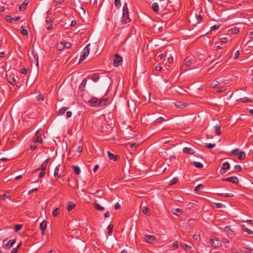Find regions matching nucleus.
<instances>
[{
	"label": "nucleus",
	"instance_id": "55",
	"mask_svg": "<svg viewBox=\"0 0 253 253\" xmlns=\"http://www.w3.org/2000/svg\"><path fill=\"white\" fill-rule=\"evenodd\" d=\"M64 46L66 48H69L71 46V43L69 42H66L64 44Z\"/></svg>",
	"mask_w": 253,
	"mask_h": 253
},
{
	"label": "nucleus",
	"instance_id": "6",
	"mask_svg": "<svg viewBox=\"0 0 253 253\" xmlns=\"http://www.w3.org/2000/svg\"><path fill=\"white\" fill-rule=\"evenodd\" d=\"M130 21V19L128 16V13H125L123 12V16L122 18V21L124 24H126L129 22Z\"/></svg>",
	"mask_w": 253,
	"mask_h": 253
},
{
	"label": "nucleus",
	"instance_id": "18",
	"mask_svg": "<svg viewBox=\"0 0 253 253\" xmlns=\"http://www.w3.org/2000/svg\"><path fill=\"white\" fill-rule=\"evenodd\" d=\"M71 167L74 170V173L76 174L79 175L81 173V170L79 167L73 165Z\"/></svg>",
	"mask_w": 253,
	"mask_h": 253
},
{
	"label": "nucleus",
	"instance_id": "13",
	"mask_svg": "<svg viewBox=\"0 0 253 253\" xmlns=\"http://www.w3.org/2000/svg\"><path fill=\"white\" fill-rule=\"evenodd\" d=\"M174 104H175V106L177 108H183L186 107L187 105H188L187 103H185L181 101H177V102H175Z\"/></svg>",
	"mask_w": 253,
	"mask_h": 253
},
{
	"label": "nucleus",
	"instance_id": "4",
	"mask_svg": "<svg viewBox=\"0 0 253 253\" xmlns=\"http://www.w3.org/2000/svg\"><path fill=\"white\" fill-rule=\"evenodd\" d=\"M223 181H229L230 182L237 184L239 182L238 179L236 176H233L231 177H228L227 178H224L222 179Z\"/></svg>",
	"mask_w": 253,
	"mask_h": 253
},
{
	"label": "nucleus",
	"instance_id": "50",
	"mask_svg": "<svg viewBox=\"0 0 253 253\" xmlns=\"http://www.w3.org/2000/svg\"><path fill=\"white\" fill-rule=\"evenodd\" d=\"M20 245H21V244H19L17 246V247H16L15 248L13 249V250H12V251L11 252V253H17V252H18V249H19V248L20 247Z\"/></svg>",
	"mask_w": 253,
	"mask_h": 253
},
{
	"label": "nucleus",
	"instance_id": "64",
	"mask_svg": "<svg viewBox=\"0 0 253 253\" xmlns=\"http://www.w3.org/2000/svg\"><path fill=\"white\" fill-rule=\"evenodd\" d=\"M222 206H223V205L221 203H218L215 204V207H216V208H217L218 209L222 208Z\"/></svg>",
	"mask_w": 253,
	"mask_h": 253
},
{
	"label": "nucleus",
	"instance_id": "27",
	"mask_svg": "<svg viewBox=\"0 0 253 253\" xmlns=\"http://www.w3.org/2000/svg\"><path fill=\"white\" fill-rule=\"evenodd\" d=\"M230 168V165L228 162H225L222 164L221 169L223 170H227Z\"/></svg>",
	"mask_w": 253,
	"mask_h": 253
},
{
	"label": "nucleus",
	"instance_id": "11",
	"mask_svg": "<svg viewBox=\"0 0 253 253\" xmlns=\"http://www.w3.org/2000/svg\"><path fill=\"white\" fill-rule=\"evenodd\" d=\"M145 238V241L148 243H152L156 239L155 236L149 235H146Z\"/></svg>",
	"mask_w": 253,
	"mask_h": 253
},
{
	"label": "nucleus",
	"instance_id": "47",
	"mask_svg": "<svg viewBox=\"0 0 253 253\" xmlns=\"http://www.w3.org/2000/svg\"><path fill=\"white\" fill-rule=\"evenodd\" d=\"M123 12L126 13H128V9L127 8V3H125L123 7Z\"/></svg>",
	"mask_w": 253,
	"mask_h": 253
},
{
	"label": "nucleus",
	"instance_id": "5",
	"mask_svg": "<svg viewBox=\"0 0 253 253\" xmlns=\"http://www.w3.org/2000/svg\"><path fill=\"white\" fill-rule=\"evenodd\" d=\"M47 221L45 220H43L41 223L40 225V228L42 232V234L44 235L45 234V230L46 228Z\"/></svg>",
	"mask_w": 253,
	"mask_h": 253
},
{
	"label": "nucleus",
	"instance_id": "37",
	"mask_svg": "<svg viewBox=\"0 0 253 253\" xmlns=\"http://www.w3.org/2000/svg\"><path fill=\"white\" fill-rule=\"evenodd\" d=\"M59 213V209L57 208L54 209L52 211V215L54 217L56 216Z\"/></svg>",
	"mask_w": 253,
	"mask_h": 253
},
{
	"label": "nucleus",
	"instance_id": "14",
	"mask_svg": "<svg viewBox=\"0 0 253 253\" xmlns=\"http://www.w3.org/2000/svg\"><path fill=\"white\" fill-rule=\"evenodd\" d=\"M183 153L187 154H193L194 153V150L191 148L185 147L183 149Z\"/></svg>",
	"mask_w": 253,
	"mask_h": 253
},
{
	"label": "nucleus",
	"instance_id": "46",
	"mask_svg": "<svg viewBox=\"0 0 253 253\" xmlns=\"http://www.w3.org/2000/svg\"><path fill=\"white\" fill-rule=\"evenodd\" d=\"M114 4L117 8H119L121 6L120 0H115Z\"/></svg>",
	"mask_w": 253,
	"mask_h": 253
},
{
	"label": "nucleus",
	"instance_id": "38",
	"mask_svg": "<svg viewBox=\"0 0 253 253\" xmlns=\"http://www.w3.org/2000/svg\"><path fill=\"white\" fill-rule=\"evenodd\" d=\"M244 252L245 253H253V249L249 248L244 247Z\"/></svg>",
	"mask_w": 253,
	"mask_h": 253
},
{
	"label": "nucleus",
	"instance_id": "43",
	"mask_svg": "<svg viewBox=\"0 0 253 253\" xmlns=\"http://www.w3.org/2000/svg\"><path fill=\"white\" fill-rule=\"evenodd\" d=\"M203 188H204L203 185L202 184H199L195 188L194 191L195 192H197L200 189H203Z\"/></svg>",
	"mask_w": 253,
	"mask_h": 253
},
{
	"label": "nucleus",
	"instance_id": "62",
	"mask_svg": "<svg viewBox=\"0 0 253 253\" xmlns=\"http://www.w3.org/2000/svg\"><path fill=\"white\" fill-rule=\"evenodd\" d=\"M83 151V147L81 146H79L77 148V151L78 153H81Z\"/></svg>",
	"mask_w": 253,
	"mask_h": 253
},
{
	"label": "nucleus",
	"instance_id": "30",
	"mask_svg": "<svg viewBox=\"0 0 253 253\" xmlns=\"http://www.w3.org/2000/svg\"><path fill=\"white\" fill-rule=\"evenodd\" d=\"M218 195L224 197H233L234 196V195L232 193H219Z\"/></svg>",
	"mask_w": 253,
	"mask_h": 253
},
{
	"label": "nucleus",
	"instance_id": "17",
	"mask_svg": "<svg viewBox=\"0 0 253 253\" xmlns=\"http://www.w3.org/2000/svg\"><path fill=\"white\" fill-rule=\"evenodd\" d=\"M60 167V165L59 164L55 167V169H54V176L55 177H58V178H60L61 177V176L60 175L58 174L59 169Z\"/></svg>",
	"mask_w": 253,
	"mask_h": 253
},
{
	"label": "nucleus",
	"instance_id": "60",
	"mask_svg": "<svg viewBox=\"0 0 253 253\" xmlns=\"http://www.w3.org/2000/svg\"><path fill=\"white\" fill-rule=\"evenodd\" d=\"M121 206L119 203H116L114 205V209L116 210H118L120 209Z\"/></svg>",
	"mask_w": 253,
	"mask_h": 253
},
{
	"label": "nucleus",
	"instance_id": "63",
	"mask_svg": "<svg viewBox=\"0 0 253 253\" xmlns=\"http://www.w3.org/2000/svg\"><path fill=\"white\" fill-rule=\"evenodd\" d=\"M64 0H55L54 2L55 5H57L58 4L61 3Z\"/></svg>",
	"mask_w": 253,
	"mask_h": 253
},
{
	"label": "nucleus",
	"instance_id": "10",
	"mask_svg": "<svg viewBox=\"0 0 253 253\" xmlns=\"http://www.w3.org/2000/svg\"><path fill=\"white\" fill-rule=\"evenodd\" d=\"M110 99L109 98L101 99L99 100V106H104L107 104H109L110 102Z\"/></svg>",
	"mask_w": 253,
	"mask_h": 253
},
{
	"label": "nucleus",
	"instance_id": "56",
	"mask_svg": "<svg viewBox=\"0 0 253 253\" xmlns=\"http://www.w3.org/2000/svg\"><path fill=\"white\" fill-rule=\"evenodd\" d=\"M172 247H173V248H175V249H177V248H178V241H175L173 243Z\"/></svg>",
	"mask_w": 253,
	"mask_h": 253
},
{
	"label": "nucleus",
	"instance_id": "33",
	"mask_svg": "<svg viewBox=\"0 0 253 253\" xmlns=\"http://www.w3.org/2000/svg\"><path fill=\"white\" fill-rule=\"evenodd\" d=\"M86 79H84L83 80V81L82 82L80 85V88L82 90L84 89L86 84Z\"/></svg>",
	"mask_w": 253,
	"mask_h": 253
},
{
	"label": "nucleus",
	"instance_id": "2",
	"mask_svg": "<svg viewBox=\"0 0 253 253\" xmlns=\"http://www.w3.org/2000/svg\"><path fill=\"white\" fill-rule=\"evenodd\" d=\"M122 61V57L119 56L118 54H116L115 55V58L114 59L113 65L115 67H118L120 65Z\"/></svg>",
	"mask_w": 253,
	"mask_h": 253
},
{
	"label": "nucleus",
	"instance_id": "54",
	"mask_svg": "<svg viewBox=\"0 0 253 253\" xmlns=\"http://www.w3.org/2000/svg\"><path fill=\"white\" fill-rule=\"evenodd\" d=\"M87 55H86V54L83 53V55H81L80 57L79 62L84 60L85 59V58L87 57Z\"/></svg>",
	"mask_w": 253,
	"mask_h": 253
},
{
	"label": "nucleus",
	"instance_id": "24",
	"mask_svg": "<svg viewBox=\"0 0 253 253\" xmlns=\"http://www.w3.org/2000/svg\"><path fill=\"white\" fill-rule=\"evenodd\" d=\"M159 5L157 3L154 2L152 4V8L154 11L157 12L159 11Z\"/></svg>",
	"mask_w": 253,
	"mask_h": 253
},
{
	"label": "nucleus",
	"instance_id": "8",
	"mask_svg": "<svg viewBox=\"0 0 253 253\" xmlns=\"http://www.w3.org/2000/svg\"><path fill=\"white\" fill-rule=\"evenodd\" d=\"M14 75H10L8 76H7V81L13 85L16 84V79L14 78Z\"/></svg>",
	"mask_w": 253,
	"mask_h": 253
},
{
	"label": "nucleus",
	"instance_id": "44",
	"mask_svg": "<svg viewBox=\"0 0 253 253\" xmlns=\"http://www.w3.org/2000/svg\"><path fill=\"white\" fill-rule=\"evenodd\" d=\"M107 229H108V234L109 235L111 234L112 232H113V226L112 225L110 224L108 226Z\"/></svg>",
	"mask_w": 253,
	"mask_h": 253
},
{
	"label": "nucleus",
	"instance_id": "48",
	"mask_svg": "<svg viewBox=\"0 0 253 253\" xmlns=\"http://www.w3.org/2000/svg\"><path fill=\"white\" fill-rule=\"evenodd\" d=\"M32 54H33L34 59L37 61V65H38V56L37 53H35L33 50L32 51Z\"/></svg>",
	"mask_w": 253,
	"mask_h": 253
},
{
	"label": "nucleus",
	"instance_id": "32",
	"mask_svg": "<svg viewBox=\"0 0 253 253\" xmlns=\"http://www.w3.org/2000/svg\"><path fill=\"white\" fill-rule=\"evenodd\" d=\"M46 166H47V165L46 164H44L43 163L42 164V165L41 166V167L37 169H36V171H38L40 170H41L42 171H44L46 169Z\"/></svg>",
	"mask_w": 253,
	"mask_h": 253
},
{
	"label": "nucleus",
	"instance_id": "40",
	"mask_svg": "<svg viewBox=\"0 0 253 253\" xmlns=\"http://www.w3.org/2000/svg\"><path fill=\"white\" fill-rule=\"evenodd\" d=\"M180 246L184 250H190L191 249V247L187 244H180Z\"/></svg>",
	"mask_w": 253,
	"mask_h": 253
},
{
	"label": "nucleus",
	"instance_id": "12",
	"mask_svg": "<svg viewBox=\"0 0 253 253\" xmlns=\"http://www.w3.org/2000/svg\"><path fill=\"white\" fill-rule=\"evenodd\" d=\"M16 242V239L11 240L5 245V249L6 250L9 249L13 247Z\"/></svg>",
	"mask_w": 253,
	"mask_h": 253
},
{
	"label": "nucleus",
	"instance_id": "42",
	"mask_svg": "<svg viewBox=\"0 0 253 253\" xmlns=\"http://www.w3.org/2000/svg\"><path fill=\"white\" fill-rule=\"evenodd\" d=\"M21 32L24 36H27L28 35V32L27 30L24 28L23 27H21Z\"/></svg>",
	"mask_w": 253,
	"mask_h": 253
},
{
	"label": "nucleus",
	"instance_id": "45",
	"mask_svg": "<svg viewBox=\"0 0 253 253\" xmlns=\"http://www.w3.org/2000/svg\"><path fill=\"white\" fill-rule=\"evenodd\" d=\"M191 63H192V62L190 60H189L187 58L185 59V63H184L185 65H186L187 67H189L191 65Z\"/></svg>",
	"mask_w": 253,
	"mask_h": 253
},
{
	"label": "nucleus",
	"instance_id": "22",
	"mask_svg": "<svg viewBox=\"0 0 253 253\" xmlns=\"http://www.w3.org/2000/svg\"><path fill=\"white\" fill-rule=\"evenodd\" d=\"M68 109V107H63L60 109L58 111V115H63L65 114V112Z\"/></svg>",
	"mask_w": 253,
	"mask_h": 253
},
{
	"label": "nucleus",
	"instance_id": "51",
	"mask_svg": "<svg viewBox=\"0 0 253 253\" xmlns=\"http://www.w3.org/2000/svg\"><path fill=\"white\" fill-rule=\"evenodd\" d=\"M211 85L212 86H213L214 87H216V86H217L219 85V82L216 81H213L211 83Z\"/></svg>",
	"mask_w": 253,
	"mask_h": 253
},
{
	"label": "nucleus",
	"instance_id": "28",
	"mask_svg": "<svg viewBox=\"0 0 253 253\" xmlns=\"http://www.w3.org/2000/svg\"><path fill=\"white\" fill-rule=\"evenodd\" d=\"M91 194H95V196L98 198H100L102 196V194H103L102 190H97L94 193H91Z\"/></svg>",
	"mask_w": 253,
	"mask_h": 253
},
{
	"label": "nucleus",
	"instance_id": "35",
	"mask_svg": "<svg viewBox=\"0 0 253 253\" xmlns=\"http://www.w3.org/2000/svg\"><path fill=\"white\" fill-rule=\"evenodd\" d=\"M178 180L177 177H174L169 181V185H172L176 184L178 182Z\"/></svg>",
	"mask_w": 253,
	"mask_h": 253
},
{
	"label": "nucleus",
	"instance_id": "57",
	"mask_svg": "<svg viewBox=\"0 0 253 253\" xmlns=\"http://www.w3.org/2000/svg\"><path fill=\"white\" fill-rule=\"evenodd\" d=\"M235 169L238 172L242 170V168L240 165H236L235 166Z\"/></svg>",
	"mask_w": 253,
	"mask_h": 253
},
{
	"label": "nucleus",
	"instance_id": "53",
	"mask_svg": "<svg viewBox=\"0 0 253 253\" xmlns=\"http://www.w3.org/2000/svg\"><path fill=\"white\" fill-rule=\"evenodd\" d=\"M6 19L7 21L11 23L14 20V18H13L11 16H7L6 17Z\"/></svg>",
	"mask_w": 253,
	"mask_h": 253
},
{
	"label": "nucleus",
	"instance_id": "59",
	"mask_svg": "<svg viewBox=\"0 0 253 253\" xmlns=\"http://www.w3.org/2000/svg\"><path fill=\"white\" fill-rule=\"evenodd\" d=\"M219 26H220V25H216L212 26L211 27V30L213 31V30H216L219 28Z\"/></svg>",
	"mask_w": 253,
	"mask_h": 253
},
{
	"label": "nucleus",
	"instance_id": "9",
	"mask_svg": "<svg viewBox=\"0 0 253 253\" xmlns=\"http://www.w3.org/2000/svg\"><path fill=\"white\" fill-rule=\"evenodd\" d=\"M108 156L110 160H114V161H117L119 159V156L113 153H111L110 151H107Z\"/></svg>",
	"mask_w": 253,
	"mask_h": 253
},
{
	"label": "nucleus",
	"instance_id": "3",
	"mask_svg": "<svg viewBox=\"0 0 253 253\" xmlns=\"http://www.w3.org/2000/svg\"><path fill=\"white\" fill-rule=\"evenodd\" d=\"M99 100H98L96 97H92L89 101L88 103L92 107H99Z\"/></svg>",
	"mask_w": 253,
	"mask_h": 253
},
{
	"label": "nucleus",
	"instance_id": "21",
	"mask_svg": "<svg viewBox=\"0 0 253 253\" xmlns=\"http://www.w3.org/2000/svg\"><path fill=\"white\" fill-rule=\"evenodd\" d=\"M214 129L215 131V134L217 135H219L221 133L220 129H221V126L219 125H216L214 126Z\"/></svg>",
	"mask_w": 253,
	"mask_h": 253
},
{
	"label": "nucleus",
	"instance_id": "39",
	"mask_svg": "<svg viewBox=\"0 0 253 253\" xmlns=\"http://www.w3.org/2000/svg\"><path fill=\"white\" fill-rule=\"evenodd\" d=\"M172 213L174 214H176V215H177L178 213H182V210L180 209H173V211H172Z\"/></svg>",
	"mask_w": 253,
	"mask_h": 253
},
{
	"label": "nucleus",
	"instance_id": "25",
	"mask_svg": "<svg viewBox=\"0 0 253 253\" xmlns=\"http://www.w3.org/2000/svg\"><path fill=\"white\" fill-rule=\"evenodd\" d=\"M239 101L241 102H244V103H248V102H252V100L249 98H247V97H244V98H240L239 99Z\"/></svg>",
	"mask_w": 253,
	"mask_h": 253
},
{
	"label": "nucleus",
	"instance_id": "26",
	"mask_svg": "<svg viewBox=\"0 0 253 253\" xmlns=\"http://www.w3.org/2000/svg\"><path fill=\"white\" fill-rule=\"evenodd\" d=\"M142 212L147 215L150 214V210L147 207H144L142 209Z\"/></svg>",
	"mask_w": 253,
	"mask_h": 253
},
{
	"label": "nucleus",
	"instance_id": "36",
	"mask_svg": "<svg viewBox=\"0 0 253 253\" xmlns=\"http://www.w3.org/2000/svg\"><path fill=\"white\" fill-rule=\"evenodd\" d=\"M230 31L232 34H236L239 32V29L234 27L230 29Z\"/></svg>",
	"mask_w": 253,
	"mask_h": 253
},
{
	"label": "nucleus",
	"instance_id": "58",
	"mask_svg": "<svg viewBox=\"0 0 253 253\" xmlns=\"http://www.w3.org/2000/svg\"><path fill=\"white\" fill-rule=\"evenodd\" d=\"M221 42L223 43H226L228 42V39L225 37H222L220 38Z\"/></svg>",
	"mask_w": 253,
	"mask_h": 253
},
{
	"label": "nucleus",
	"instance_id": "16",
	"mask_svg": "<svg viewBox=\"0 0 253 253\" xmlns=\"http://www.w3.org/2000/svg\"><path fill=\"white\" fill-rule=\"evenodd\" d=\"M75 206L76 205L74 203H73L72 202H69L68 203L67 210L68 211H71L75 207Z\"/></svg>",
	"mask_w": 253,
	"mask_h": 253
},
{
	"label": "nucleus",
	"instance_id": "7",
	"mask_svg": "<svg viewBox=\"0 0 253 253\" xmlns=\"http://www.w3.org/2000/svg\"><path fill=\"white\" fill-rule=\"evenodd\" d=\"M39 132V130H38L35 134V138L33 139V142L35 143H42V139L41 136H39L38 134Z\"/></svg>",
	"mask_w": 253,
	"mask_h": 253
},
{
	"label": "nucleus",
	"instance_id": "15",
	"mask_svg": "<svg viewBox=\"0 0 253 253\" xmlns=\"http://www.w3.org/2000/svg\"><path fill=\"white\" fill-rule=\"evenodd\" d=\"M29 2L28 0H25L23 3L21 4L19 6L20 11H23L26 9V6L28 5Z\"/></svg>",
	"mask_w": 253,
	"mask_h": 253
},
{
	"label": "nucleus",
	"instance_id": "1",
	"mask_svg": "<svg viewBox=\"0 0 253 253\" xmlns=\"http://www.w3.org/2000/svg\"><path fill=\"white\" fill-rule=\"evenodd\" d=\"M210 243L214 248H218L221 246V243L219 240L216 238H211Z\"/></svg>",
	"mask_w": 253,
	"mask_h": 253
},
{
	"label": "nucleus",
	"instance_id": "49",
	"mask_svg": "<svg viewBox=\"0 0 253 253\" xmlns=\"http://www.w3.org/2000/svg\"><path fill=\"white\" fill-rule=\"evenodd\" d=\"M165 121L164 118H163V117H160V118H159L155 120V121L154 123H155V124H156V123H161V122H163V121Z\"/></svg>",
	"mask_w": 253,
	"mask_h": 253
},
{
	"label": "nucleus",
	"instance_id": "31",
	"mask_svg": "<svg viewBox=\"0 0 253 253\" xmlns=\"http://www.w3.org/2000/svg\"><path fill=\"white\" fill-rule=\"evenodd\" d=\"M192 164L195 167L198 168H202L203 167V164L200 162H193Z\"/></svg>",
	"mask_w": 253,
	"mask_h": 253
},
{
	"label": "nucleus",
	"instance_id": "19",
	"mask_svg": "<svg viewBox=\"0 0 253 253\" xmlns=\"http://www.w3.org/2000/svg\"><path fill=\"white\" fill-rule=\"evenodd\" d=\"M100 78L99 75L97 73L93 74L91 76V79L94 82H97Z\"/></svg>",
	"mask_w": 253,
	"mask_h": 253
},
{
	"label": "nucleus",
	"instance_id": "61",
	"mask_svg": "<svg viewBox=\"0 0 253 253\" xmlns=\"http://www.w3.org/2000/svg\"><path fill=\"white\" fill-rule=\"evenodd\" d=\"M224 230L227 232H229V231L232 232V231L230 229V228L229 226H226L224 228Z\"/></svg>",
	"mask_w": 253,
	"mask_h": 253
},
{
	"label": "nucleus",
	"instance_id": "41",
	"mask_svg": "<svg viewBox=\"0 0 253 253\" xmlns=\"http://www.w3.org/2000/svg\"><path fill=\"white\" fill-rule=\"evenodd\" d=\"M22 225L21 224H16L14 226L15 232L19 231L22 228Z\"/></svg>",
	"mask_w": 253,
	"mask_h": 253
},
{
	"label": "nucleus",
	"instance_id": "29",
	"mask_svg": "<svg viewBox=\"0 0 253 253\" xmlns=\"http://www.w3.org/2000/svg\"><path fill=\"white\" fill-rule=\"evenodd\" d=\"M238 159L240 160H243L245 159V154L244 152H240L238 155Z\"/></svg>",
	"mask_w": 253,
	"mask_h": 253
},
{
	"label": "nucleus",
	"instance_id": "52",
	"mask_svg": "<svg viewBox=\"0 0 253 253\" xmlns=\"http://www.w3.org/2000/svg\"><path fill=\"white\" fill-rule=\"evenodd\" d=\"M215 146V144H211V143L207 144L206 143L205 147H208L209 149H211V148L214 147Z\"/></svg>",
	"mask_w": 253,
	"mask_h": 253
},
{
	"label": "nucleus",
	"instance_id": "23",
	"mask_svg": "<svg viewBox=\"0 0 253 253\" xmlns=\"http://www.w3.org/2000/svg\"><path fill=\"white\" fill-rule=\"evenodd\" d=\"M241 227H242V229L245 232H247L248 234L252 235L253 234V232L251 230H250V229L247 228L246 227H245V226L244 225H242Z\"/></svg>",
	"mask_w": 253,
	"mask_h": 253
},
{
	"label": "nucleus",
	"instance_id": "20",
	"mask_svg": "<svg viewBox=\"0 0 253 253\" xmlns=\"http://www.w3.org/2000/svg\"><path fill=\"white\" fill-rule=\"evenodd\" d=\"M94 207L95 209L98 211H102L104 210V207L101 206L99 204L96 202L94 203Z\"/></svg>",
	"mask_w": 253,
	"mask_h": 253
},
{
	"label": "nucleus",
	"instance_id": "34",
	"mask_svg": "<svg viewBox=\"0 0 253 253\" xmlns=\"http://www.w3.org/2000/svg\"><path fill=\"white\" fill-rule=\"evenodd\" d=\"M90 45V44H88L85 47V48H84V50H83V53L84 54H86V55H88L89 53V47L88 46Z\"/></svg>",
	"mask_w": 253,
	"mask_h": 253
}]
</instances>
